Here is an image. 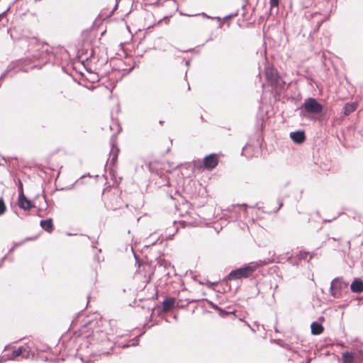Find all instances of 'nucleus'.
<instances>
[{
    "label": "nucleus",
    "instance_id": "nucleus-3",
    "mask_svg": "<svg viewBox=\"0 0 363 363\" xmlns=\"http://www.w3.org/2000/svg\"><path fill=\"white\" fill-rule=\"evenodd\" d=\"M32 353L30 347L28 345H24L15 349L12 351L11 354L9 356V359H17L19 357L22 358H29Z\"/></svg>",
    "mask_w": 363,
    "mask_h": 363
},
{
    "label": "nucleus",
    "instance_id": "nucleus-12",
    "mask_svg": "<svg viewBox=\"0 0 363 363\" xmlns=\"http://www.w3.org/2000/svg\"><path fill=\"white\" fill-rule=\"evenodd\" d=\"M119 150L116 147H113L110 153V156L112 157L111 158V163L114 165L115 163L117 162L118 159V155Z\"/></svg>",
    "mask_w": 363,
    "mask_h": 363
},
{
    "label": "nucleus",
    "instance_id": "nucleus-15",
    "mask_svg": "<svg viewBox=\"0 0 363 363\" xmlns=\"http://www.w3.org/2000/svg\"><path fill=\"white\" fill-rule=\"evenodd\" d=\"M216 308L219 311L220 315L222 317H225V316H226L228 315H230V314H235V311H225L221 309L219 307H216Z\"/></svg>",
    "mask_w": 363,
    "mask_h": 363
},
{
    "label": "nucleus",
    "instance_id": "nucleus-7",
    "mask_svg": "<svg viewBox=\"0 0 363 363\" xmlns=\"http://www.w3.org/2000/svg\"><path fill=\"white\" fill-rule=\"evenodd\" d=\"M175 304V299L173 298H168L162 302V311L164 313L170 311Z\"/></svg>",
    "mask_w": 363,
    "mask_h": 363
},
{
    "label": "nucleus",
    "instance_id": "nucleus-2",
    "mask_svg": "<svg viewBox=\"0 0 363 363\" xmlns=\"http://www.w3.org/2000/svg\"><path fill=\"white\" fill-rule=\"evenodd\" d=\"M303 108L306 112L313 114H318L323 111V106L312 98L305 100Z\"/></svg>",
    "mask_w": 363,
    "mask_h": 363
},
{
    "label": "nucleus",
    "instance_id": "nucleus-17",
    "mask_svg": "<svg viewBox=\"0 0 363 363\" xmlns=\"http://www.w3.org/2000/svg\"><path fill=\"white\" fill-rule=\"evenodd\" d=\"M341 284L342 283L339 280L335 279L331 283V289H334L335 287H337L338 286H340Z\"/></svg>",
    "mask_w": 363,
    "mask_h": 363
},
{
    "label": "nucleus",
    "instance_id": "nucleus-14",
    "mask_svg": "<svg viewBox=\"0 0 363 363\" xmlns=\"http://www.w3.org/2000/svg\"><path fill=\"white\" fill-rule=\"evenodd\" d=\"M6 211V206L2 198H0V216L4 214Z\"/></svg>",
    "mask_w": 363,
    "mask_h": 363
},
{
    "label": "nucleus",
    "instance_id": "nucleus-5",
    "mask_svg": "<svg viewBox=\"0 0 363 363\" xmlns=\"http://www.w3.org/2000/svg\"><path fill=\"white\" fill-rule=\"evenodd\" d=\"M18 204L21 208L24 210H30L33 207L32 202L26 198L24 193L19 194Z\"/></svg>",
    "mask_w": 363,
    "mask_h": 363
},
{
    "label": "nucleus",
    "instance_id": "nucleus-19",
    "mask_svg": "<svg viewBox=\"0 0 363 363\" xmlns=\"http://www.w3.org/2000/svg\"><path fill=\"white\" fill-rule=\"evenodd\" d=\"M170 3L173 5L174 11H177V6L176 3L174 1H172V2H170Z\"/></svg>",
    "mask_w": 363,
    "mask_h": 363
},
{
    "label": "nucleus",
    "instance_id": "nucleus-1",
    "mask_svg": "<svg viewBox=\"0 0 363 363\" xmlns=\"http://www.w3.org/2000/svg\"><path fill=\"white\" fill-rule=\"evenodd\" d=\"M263 263L251 262L243 267L237 269L232 271L228 276L229 280L240 279L242 278L250 277L259 267L262 266Z\"/></svg>",
    "mask_w": 363,
    "mask_h": 363
},
{
    "label": "nucleus",
    "instance_id": "nucleus-6",
    "mask_svg": "<svg viewBox=\"0 0 363 363\" xmlns=\"http://www.w3.org/2000/svg\"><path fill=\"white\" fill-rule=\"evenodd\" d=\"M291 140L297 144H301L306 140V135L303 131H296L290 133Z\"/></svg>",
    "mask_w": 363,
    "mask_h": 363
},
{
    "label": "nucleus",
    "instance_id": "nucleus-11",
    "mask_svg": "<svg viewBox=\"0 0 363 363\" xmlns=\"http://www.w3.org/2000/svg\"><path fill=\"white\" fill-rule=\"evenodd\" d=\"M357 108V103H347L344 106V114L348 116L351 113L354 112Z\"/></svg>",
    "mask_w": 363,
    "mask_h": 363
},
{
    "label": "nucleus",
    "instance_id": "nucleus-9",
    "mask_svg": "<svg viewBox=\"0 0 363 363\" xmlns=\"http://www.w3.org/2000/svg\"><path fill=\"white\" fill-rule=\"evenodd\" d=\"M311 328L312 334L315 335L321 334L324 330L323 326L317 322L312 323Z\"/></svg>",
    "mask_w": 363,
    "mask_h": 363
},
{
    "label": "nucleus",
    "instance_id": "nucleus-13",
    "mask_svg": "<svg viewBox=\"0 0 363 363\" xmlns=\"http://www.w3.org/2000/svg\"><path fill=\"white\" fill-rule=\"evenodd\" d=\"M343 363H354V357L352 353L345 352L342 354Z\"/></svg>",
    "mask_w": 363,
    "mask_h": 363
},
{
    "label": "nucleus",
    "instance_id": "nucleus-4",
    "mask_svg": "<svg viewBox=\"0 0 363 363\" xmlns=\"http://www.w3.org/2000/svg\"><path fill=\"white\" fill-rule=\"evenodd\" d=\"M220 160V155L212 153L206 155L203 158V166L207 170H212L215 169L218 164Z\"/></svg>",
    "mask_w": 363,
    "mask_h": 363
},
{
    "label": "nucleus",
    "instance_id": "nucleus-20",
    "mask_svg": "<svg viewBox=\"0 0 363 363\" xmlns=\"http://www.w3.org/2000/svg\"><path fill=\"white\" fill-rule=\"evenodd\" d=\"M187 16H193L194 15L188 14Z\"/></svg>",
    "mask_w": 363,
    "mask_h": 363
},
{
    "label": "nucleus",
    "instance_id": "nucleus-18",
    "mask_svg": "<svg viewBox=\"0 0 363 363\" xmlns=\"http://www.w3.org/2000/svg\"><path fill=\"white\" fill-rule=\"evenodd\" d=\"M18 191H19V194H21L22 193H24L23 192V184H22V182L18 179Z\"/></svg>",
    "mask_w": 363,
    "mask_h": 363
},
{
    "label": "nucleus",
    "instance_id": "nucleus-8",
    "mask_svg": "<svg viewBox=\"0 0 363 363\" xmlns=\"http://www.w3.org/2000/svg\"><path fill=\"white\" fill-rule=\"evenodd\" d=\"M351 290L354 293H361L363 291V281L355 279L351 284Z\"/></svg>",
    "mask_w": 363,
    "mask_h": 363
},
{
    "label": "nucleus",
    "instance_id": "nucleus-10",
    "mask_svg": "<svg viewBox=\"0 0 363 363\" xmlns=\"http://www.w3.org/2000/svg\"><path fill=\"white\" fill-rule=\"evenodd\" d=\"M40 226L43 230L51 233L53 230V223L52 219L43 220L40 221Z\"/></svg>",
    "mask_w": 363,
    "mask_h": 363
},
{
    "label": "nucleus",
    "instance_id": "nucleus-16",
    "mask_svg": "<svg viewBox=\"0 0 363 363\" xmlns=\"http://www.w3.org/2000/svg\"><path fill=\"white\" fill-rule=\"evenodd\" d=\"M279 1H280V0H270L269 4H270L271 8L278 7L279 4Z\"/></svg>",
    "mask_w": 363,
    "mask_h": 363
}]
</instances>
